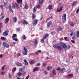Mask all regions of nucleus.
<instances>
[{
	"mask_svg": "<svg viewBox=\"0 0 79 79\" xmlns=\"http://www.w3.org/2000/svg\"><path fill=\"white\" fill-rule=\"evenodd\" d=\"M1 39L2 40H5V39H6V38H5L3 37H1Z\"/></svg>",
	"mask_w": 79,
	"mask_h": 79,
	"instance_id": "79ce46f5",
	"label": "nucleus"
},
{
	"mask_svg": "<svg viewBox=\"0 0 79 79\" xmlns=\"http://www.w3.org/2000/svg\"><path fill=\"white\" fill-rule=\"evenodd\" d=\"M78 68H77V69L76 70V74H78L79 73L78 72Z\"/></svg>",
	"mask_w": 79,
	"mask_h": 79,
	"instance_id": "7c9ffc66",
	"label": "nucleus"
},
{
	"mask_svg": "<svg viewBox=\"0 0 79 79\" xmlns=\"http://www.w3.org/2000/svg\"><path fill=\"white\" fill-rule=\"evenodd\" d=\"M37 40H35V41L34 43V44H35V45H36V44H37Z\"/></svg>",
	"mask_w": 79,
	"mask_h": 79,
	"instance_id": "e433bc0d",
	"label": "nucleus"
},
{
	"mask_svg": "<svg viewBox=\"0 0 79 79\" xmlns=\"http://www.w3.org/2000/svg\"><path fill=\"white\" fill-rule=\"evenodd\" d=\"M65 69V68H62L60 71V74H62L63 73H64V70Z\"/></svg>",
	"mask_w": 79,
	"mask_h": 79,
	"instance_id": "9d476101",
	"label": "nucleus"
},
{
	"mask_svg": "<svg viewBox=\"0 0 79 79\" xmlns=\"http://www.w3.org/2000/svg\"><path fill=\"white\" fill-rule=\"evenodd\" d=\"M47 25V28H48V27L50 26V22L48 23Z\"/></svg>",
	"mask_w": 79,
	"mask_h": 79,
	"instance_id": "09e8293b",
	"label": "nucleus"
},
{
	"mask_svg": "<svg viewBox=\"0 0 79 79\" xmlns=\"http://www.w3.org/2000/svg\"><path fill=\"white\" fill-rule=\"evenodd\" d=\"M17 37V35L16 34H14L12 36V39H14L15 37Z\"/></svg>",
	"mask_w": 79,
	"mask_h": 79,
	"instance_id": "a878e982",
	"label": "nucleus"
},
{
	"mask_svg": "<svg viewBox=\"0 0 79 79\" xmlns=\"http://www.w3.org/2000/svg\"><path fill=\"white\" fill-rule=\"evenodd\" d=\"M24 50L25 52H27V49L26 48V47H24Z\"/></svg>",
	"mask_w": 79,
	"mask_h": 79,
	"instance_id": "37998d69",
	"label": "nucleus"
},
{
	"mask_svg": "<svg viewBox=\"0 0 79 79\" xmlns=\"http://www.w3.org/2000/svg\"><path fill=\"white\" fill-rule=\"evenodd\" d=\"M68 77H73V73H72L71 74H69L68 75Z\"/></svg>",
	"mask_w": 79,
	"mask_h": 79,
	"instance_id": "c756f323",
	"label": "nucleus"
},
{
	"mask_svg": "<svg viewBox=\"0 0 79 79\" xmlns=\"http://www.w3.org/2000/svg\"><path fill=\"white\" fill-rule=\"evenodd\" d=\"M47 69L48 71H49L50 70V66H48L47 68Z\"/></svg>",
	"mask_w": 79,
	"mask_h": 79,
	"instance_id": "c03bdc74",
	"label": "nucleus"
},
{
	"mask_svg": "<svg viewBox=\"0 0 79 79\" xmlns=\"http://www.w3.org/2000/svg\"><path fill=\"white\" fill-rule=\"evenodd\" d=\"M36 7L37 8H40V5H38Z\"/></svg>",
	"mask_w": 79,
	"mask_h": 79,
	"instance_id": "3c124183",
	"label": "nucleus"
},
{
	"mask_svg": "<svg viewBox=\"0 0 79 79\" xmlns=\"http://www.w3.org/2000/svg\"><path fill=\"white\" fill-rule=\"evenodd\" d=\"M70 25L71 26H74V23H73V22H70Z\"/></svg>",
	"mask_w": 79,
	"mask_h": 79,
	"instance_id": "bb28decb",
	"label": "nucleus"
},
{
	"mask_svg": "<svg viewBox=\"0 0 79 79\" xmlns=\"http://www.w3.org/2000/svg\"><path fill=\"white\" fill-rule=\"evenodd\" d=\"M62 30V28L61 27H59L57 29V31H61Z\"/></svg>",
	"mask_w": 79,
	"mask_h": 79,
	"instance_id": "f8f14e48",
	"label": "nucleus"
},
{
	"mask_svg": "<svg viewBox=\"0 0 79 79\" xmlns=\"http://www.w3.org/2000/svg\"><path fill=\"white\" fill-rule=\"evenodd\" d=\"M55 75H55L54 74V73H52L51 74V77H54V76H55Z\"/></svg>",
	"mask_w": 79,
	"mask_h": 79,
	"instance_id": "c9c22d12",
	"label": "nucleus"
},
{
	"mask_svg": "<svg viewBox=\"0 0 79 79\" xmlns=\"http://www.w3.org/2000/svg\"><path fill=\"white\" fill-rule=\"evenodd\" d=\"M58 46V44H56L53 45V47L54 48H57Z\"/></svg>",
	"mask_w": 79,
	"mask_h": 79,
	"instance_id": "dca6fc26",
	"label": "nucleus"
},
{
	"mask_svg": "<svg viewBox=\"0 0 79 79\" xmlns=\"http://www.w3.org/2000/svg\"><path fill=\"white\" fill-rule=\"evenodd\" d=\"M23 61H24V62H25V63H26L27 62V60H26V59H24L23 60Z\"/></svg>",
	"mask_w": 79,
	"mask_h": 79,
	"instance_id": "0e129e2a",
	"label": "nucleus"
},
{
	"mask_svg": "<svg viewBox=\"0 0 79 79\" xmlns=\"http://www.w3.org/2000/svg\"><path fill=\"white\" fill-rule=\"evenodd\" d=\"M5 65L2 68V69L3 71L5 69Z\"/></svg>",
	"mask_w": 79,
	"mask_h": 79,
	"instance_id": "6e6d98bb",
	"label": "nucleus"
},
{
	"mask_svg": "<svg viewBox=\"0 0 79 79\" xmlns=\"http://www.w3.org/2000/svg\"><path fill=\"white\" fill-rule=\"evenodd\" d=\"M16 30L17 31V32H19V31H20L21 29H20V28H19L18 27V28H16Z\"/></svg>",
	"mask_w": 79,
	"mask_h": 79,
	"instance_id": "cd10ccee",
	"label": "nucleus"
},
{
	"mask_svg": "<svg viewBox=\"0 0 79 79\" xmlns=\"http://www.w3.org/2000/svg\"><path fill=\"white\" fill-rule=\"evenodd\" d=\"M71 42L73 43V44H75V41L74 40H71Z\"/></svg>",
	"mask_w": 79,
	"mask_h": 79,
	"instance_id": "864d4df0",
	"label": "nucleus"
},
{
	"mask_svg": "<svg viewBox=\"0 0 79 79\" xmlns=\"http://www.w3.org/2000/svg\"><path fill=\"white\" fill-rule=\"evenodd\" d=\"M11 77V73H9V78H10V79Z\"/></svg>",
	"mask_w": 79,
	"mask_h": 79,
	"instance_id": "8fccbe9b",
	"label": "nucleus"
},
{
	"mask_svg": "<svg viewBox=\"0 0 79 79\" xmlns=\"http://www.w3.org/2000/svg\"><path fill=\"white\" fill-rule=\"evenodd\" d=\"M23 24L27 25V22L26 21V20L24 19L23 20Z\"/></svg>",
	"mask_w": 79,
	"mask_h": 79,
	"instance_id": "a211bd4d",
	"label": "nucleus"
},
{
	"mask_svg": "<svg viewBox=\"0 0 79 79\" xmlns=\"http://www.w3.org/2000/svg\"><path fill=\"white\" fill-rule=\"evenodd\" d=\"M1 73L2 75H3L5 74V72L3 71H2L1 72Z\"/></svg>",
	"mask_w": 79,
	"mask_h": 79,
	"instance_id": "4d7b16f0",
	"label": "nucleus"
},
{
	"mask_svg": "<svg viewBox=\"0 0 79 79\" xmlns=\"http://www.w3.org/2000/svg\"><path fill=\"white\" fill-rule=\"evenodd\" d=\"M27 54V51H25V52H23V55H26Z\"/></svg>",
	"mask_w": 79,
	"mask_h": 79,
	"instance_id": "f704fd0d",
	"label": "nucleus"
},
{
	"mask_svg": "<svg viewBox=\"0 0 79 79\" xmlns=\"http://www.w3.org/2000/svg\"><path fill=\"white\" fill-rule=\"evenodd\" d=\"M8 7L9 9V11H11L12 13H13L14 11L11 9V6L10 5H9L8 6Z\"/></svg>",
	"mask_w": 79,
	"mask_h": 79,
	"instance_id": "9b49d317",
	"label": "nucleus"
},
{
	"mask_svg": "<svg viewBox=\"0 0 79 79\" xmlns=\"http://www.w3.org/2000/svg\"><path fill=\"white\" fill-rule=\"evenodd\" d=\"M3 46L6 48H9V47H10V45H8L7 43L5 42H3Z\"/></svg>",
	"mask_w": 79,
	"mask_h": 79,
	"instance_id": "20e7f679",
	"label": "nucleus"
},
{
	"mask_svg": "<svg viewBox=\"0 0 79 79\" xmlns=\"http://www.w3.org/2000/svg\"><path fill=\"white\" fill-rule=\"evenodd\" d=\"M32 19H34L35 18V15L34 14H32Z\"/></svg>",
	"mask_w": 79,
	"mask_h": 79,
	"instance_id": "393cba45",
	"label": "nucleus"
},
{
	"mask_svg": "<svg viewBox=\"0 0 79 79\" xmlns=\"http://www.w3.org/2000/svg\"><path fill=\"white\" fill-rule=\"evenodd\" d=\"M5 18V16H2L1 17V18L0 19H3V18Z\"/></svg>",
	"mask_w": 79,
	"mask_h": 79,
	"instance_id": "052dcab7",
	"label": "nucleus"
},
{
	"mask_svg": "<svg viewBox=\"0 0 79 79\" xmlns=\"http://www.w3.org/2000/svg\"><path fill=\"white\" fill-rule=\"evenodd\" d=\"M53 73L54 74V75H56V70H55L54 69L52 71Z\"/></svg>",
	"mask_w": 79,
	"mask_h": 79,
	"instance_id": "2f4dec72",
	"label": "nucleus"
},
{
	"mask_svg": "<svg viewBox=\"0 0 79 79\" xmlns=\"http://www.w3.org/2000/svg\"><path fill=\"white\" fill-rule=\"evenodd\" d=\"M62 19L63 21V23H64L66 21V14H63L62 16Z\"/></svg>",
	"mask_w": 79,
	"mask_h": 79,
	"instance_id": "f03ea898",
	"label": "nucleus"
},
{
	"mask_svg": "<svg viewBox=\"0 0 79 79\" xmlns=\"http://www.w3.org/2000/svg\"><path fill=\"white\" fill-rule=\"evenodd\" d=\"M57 71H60L61 70V68H60V67H58L56 69Z\"/></svg>",
	"mask_w": 79,
	"mask_h": 79,
	"instance_id": "de8ad7c7",
	"label": "nucleus"
},
{
	"mask_svg": "<svg viewBox=\"0 0 79 79\" xmlns=\"http://www.w3.org/2000/svg\"><path fill=\"white\" fill-rule=\"evenodd\" d=\"M12 8H15V5H13L12 6Z\"/></svg>",
	"mask_w": 79,
	"mask_h": 79,
	"instance_id": "69168bd1",
	"label": "nucleus"
},
{
	"mask_svg": "<svg viewBox=\"0 0 79 79\" xmlns=\"http://www.w3.org/2000/svg\"><path fill=\"white\" fill-rule=\"evenodd\" d=\"M44 74H45V75H47V74L48 73L45 70H44Z\"/></svg>",
	"mask_w": 79,
	"mask_h": 79,
	"instance_id": "58836bf2",
	"label": "nucleus"
},
{
	"mask_svg": "<svg viewBox=\"0 0 79 79\" xmlns=\"http://www.w3.org/2000/svg\"><path fill=\"white\" fill-rule=\"evenodd\" d=\"M36 11H37V7L35 6L33 8V11L34 12H36Z\"/></svg>",
	"mask_w": 79,
	"mask_h": 79,
	"instance_id": "c85d7f7f",
	"label": "nucleus"
},
{
	"mask_svg": "<svg viewBox=\"0 0 79 79\" xmlns=\"http://www.w3.org/2000/svg\"><path fill=\"white\" fill-rule=\"evenodd\" d=\"M72 39H73V40H75L76 37H75V36H74L72 37Z\"/></svg>",
	"mask_w": 79,
	"mask_h": 79,
	"instance_id": "bf43d9fd",
	"label": "nucleus"
},
{
	"mask_svg": "<svg viewBox=\"0 0 79 79\" xmlns=\"http://www.w3.org/2000/svg\"><path fill=\"white\" fill-rule=\"evenodd\" d=\"M13 20H14V22L16 23V21H17V18H16V17H14L13 18Z\"/></svg>",
	"mask_w": 79,
	"mask_h": 79,
	"instance_id": "412c9836",
	"label": "nucleus"
},
{
	"mask_svg": "<svg viewBox=\"0 0 79 79\" xmlns=\"http://www.w3.org/2000/svg\"><path fill=\"white\" fill-rule=\"evenodd\" d=\"M77 3V1H74L73 3L72 4V6H73H73H74V5H75V4H76Z\"/></svg>",
	"mask_w": 79,
	"mask_h": 79,
	"instance_id": "aec40b11",
	"label": "nucleus"
},
{
	"mask_svg": "<svg viewBox=\"0 0 79 79\" xmlns=\"http://www.w3.org/2000/svg\"><path fill=\"white\" fill-rule=\"evenodd\" d=\"M24 70H25V69L23 68H21L20 69V71H21V72L23 73V74H26V72L24 71Z\"/></svg>",
	"mask_w": 79,
	"mask_h": 79,
	"instance_id": "39448f33",
	"label": "nucleus"
},
{
	"mask_svg": "<svg viewBox=\"0 0 79 79\" xmlns=\"http://www.w3.org/2000/svg\"><path fill=\"white\" fill-rule=\"evenodd\" d=\"M29 63L30 64H34V60H30L29 61Z\"/></svg>",
	"mask_w": 79,
	"mask_h": 79,
	"instance_id": "4468645a",
	"label": "nucleus"
},
{
	"mask_svg": "<svg viewBox=\"0 0 79 79\" xmlns=\"http://www.w3.org/2000/svg\"><path fill=\"white\" fill-rule=\"evenodd\" d=\"M57 49L59 50V51H61L63 50V48L60 46H58Z\"/></svg>",
	"mask_w": 79,
	"mask_h": 79,
	"instance_id": "0eeeda50",
	"label": "nucleus"
},
{
	"mask_svg": "<svg viewBox=\"0 0 79 79\" xmlns=\"http://www.w3.org/2000/svg\"><path fill=\"white\" fill-rule=\"evenodd\" d=\"M16 67H15L14 69H13L12 71H13V72H15V71H16Z\"/></svg>",
	"mask_w": 79,
	"mask_h": 79,
	"instance_id": "a18cd8bd",
	"label": "nucleus"
},
{
	"mask_svg": "<svg viewBox=\"0 0 79 79\" xmlns=\"http://www.w3.org/2000/svg\"><path fill=\"white\" fill-rule=\"evenodd\" d=\"M39 3L40 4V5H42V4H43V3L44 2V1H45V0H41V1H40V0H39Z\"/></svg>",
	"mask_w": 79,
	"mask_h": 79,
	"instance_id": "6e6552de",
	"label": "nucleus"
},
{
	"mask_svg": "<svg viewBox=\"0 0 79 79\" xmlns=\"http://www.w3.org/2000/svg\"><path fill=\"white\" fill-rule=\"evenodd\" d=\"M9 18L7 17L6 18L5 20V23L6 24H7L8 23V21H9Z\"/></svg>",
	"mask_w": 79,
	"mask_h": 79,
	"instance_id": "1a4fd4ad",
	"label": "nucleus"
},
{
	"mask_svg": "<svg viewBox=\"0 0 79 79\" xmlns=\"http://www.w3.org/2000/svg\"><path fill=\"white\" fill-rule=\"evenodd\" d=\"M22 2H23V0H17V2L18 3H22Z\"/></svg>",
	"mask_w": 79,
	"mask_h": 79,
	"instance_id": "6ab92c4d",
	"label": "nucleus"
},
{
	"mask_svg": "<svg viewBox=\"0 0 79 79\" xmlns=\"http://www.w3.org/2000/svg\"><path fill=\"white\" fill-rule=\"evenodd\" d=\"M60 45H61L62 47H63L65 49L67 48V46L63 42H60L59 43Z\"/></svg>",
	"mask_w": 79,
	"mask_h": 79,
	"instance_id": "f257e3e1",
	"label": "nucleus"
},
{
	"mask_svg": "<svg viewBox=\"0 0 79 79\" xmlns=\"http://www.w3.org/2000/svg\"><path fill=\"white\" fill-rule=\"evenodd\" d=\"M39 70V68L38 67H35L33 69V71H37Z\"/></svg>",
	"mask_w": 79,
	"mask_h": 79,
	"instance_id": "2eb2a0df",
	"label": "nucleus"
},
{
	"mask_svg": "<svg viewBox=\"0 0 79 79\" xmlns=\"http://www.w3.org/2000/svg\"><path fill=\"white\" fill-rule=\"evenodd\" d=\"M16 64L19 66H22V64L21 63H19V62H18L16 63Z\"/></svg>",
	"mask_w": 79,
	"mask_h": 79,
	"instance_id": "5701e85b",
	"label": "nucleus"
},
{
	"mask_svg": "<svg viewBox=\"0 0 79 79\" xmlns=\"http://www.w3.org/2000/svg\"><path fill=\"white\" fill-rule=\"evenodd\" d=\"M13 40H15V41H18V39L17 38H13Z\"/></svg>",
	"mask_w": 79,
	"mask_h": 79,
	"instance_id": "603ef678",
	"label": "nucleus"
},
{
	"mask_svg": "<svg viewBox=\"0 0 79 79\" xmlns=\"http://www.w3.org/2000/svg\"><path fill=\"white\" fill-rule=\"evenodd\" d=\"M41 43H44V40L43 38L41 39Z\"/></svg>",
	"mask_w": 79,
	"mask_h": 79,
	"instance_id": "ea45409f",
	"label": "nucleus"
},
{
	"mask_svg": "<svg viewBox=\"0 0 79 79\" xmlns=\"http://www.w3.org/2000/svg\"><path fill=\"white\" fill-rule=\"evenodd\" d=\"M29 75H28V76H27L25 78V79H29Z\"/></svg>",
	"mask_w": 79,
	"mask_h": 79,
	"instance_id": "e2e57ef3",
	"label": "nucleus"
},
{
	"mask_svg": "<svg viewBox=\"0 0 79 79\" xmlns=\"http://www.w3.org/2000/svg\"><path fill=\"white\" fill-rule=\"evenodd\" d=\"M70 47H71V46H70L69 45H68L67 46V49H69Z\"/></svg>",
	"mask_w": 79,
	"mask_h": 79,
	"instance_id": "4c0bfd02",
	"label": "nucleus"
},
{
	"mask_svg": "<svg viewBox=\"0 0 79 79\" xmlns=\"http://www.w3.org/2000/svg\"><path fill=\"white\" fill-rule=\"evenodd\" d=\"M3 5H0V8H2V9H3Z\"/></svg>",
	"mask_w": 79,
	"mask_h": 79,
	"instance_id": "13d9d810",
	"label": "nucleus"
},
{
	"mask_svg": "<svg viewBox=\"0 0 79 79\" xmlns=\"http://www.w3.org/2000/svg\"><path fill=\"white\" fill-rule=\"evenodd\" d=\"M77 36L78 38L79 37V31H77Z\"/></svg>",
	"mask_w": 79,
	"mask_h": 79,
	"instance_id": "473e14b6",
	"label": "nucleus"
},
{
	"mask_svg": "<svg viewBox=\"0 0 79 79\" xmlns=\"http://www.w3.org/2000/svg\"><path fill=\"white\" fill-rule=\"evenodd\" d=\"M37 65L38 66H40V63H37Z\"/></svg>",
	"mask_w": 79,
	"mask_h": 79,
	"instance_id": "338daca9",
	"label": "nucleus"
},
{
	"mask_svg": "<svg viewBox=\"0 0 79 79\" xmlns=\"http://www.w3.org/2000/svg\"><path fill=\"white\" fill-rule=\"evenodd\" d=\"M48 34H46L43 37V39H45L47 37H48Z\"/></svg>",
	"mask_w": 79,
	"mask_h": 79,
	"instance_id": "b1692460",
	"label": "nucleus"
},
{
	"mask_svg": "<svg viewBox=\"0 0 79 79\" xmlns=\"http://www.w3.org/2000/svg\"><path fill=\"white\" fill-rule=\"evenodd\" d=\"M17 74L20 77V76H22V73L21 72H19L17 73Z\"/></svg>",
	"mask_w": 79,
	"mask_h": 79,
	"instance_id": "4be33fe9",
	"label": "nucleus"
},
{
	"mask_svg": "<svg viewBox=\"0 0 79 79\" xmlns=\"http://www.w3.org/2000/svg\"><path fill=\"white\" fill-rule=\"evenodd\" d=\"M63 10V7H61L60 8V9L59 10H57V12H61V10Z\"/></svg>",
	"mask_w": 79,
	"mask_h": 79,
	"instance_id": "f3484780",
	"label": "nucleus"
},
{
	"mask_svg": "<svg viewBox=\"0 0 79 79\" xmlns=\"http://www.w3.org/2000/svg\"><path fill=\"white\" fill-rule=\"evenodd\" d=\"M24 8L26 10H27V9H28V8H29V6H28L27 4H26L25 5V6H24Z\"/></svg>",
	"mask_w": 79,
	"mask_h": 79,
	"instance_id": "ddd939ff",
	"label": "nucleus"
},
{
	"mask_svg": "<svg viewBox=\"0 0 79 79\" xmlns=\"http://www.w3.org/2000/svg\"><path fill=\"white\" fill-rule=\"evenodd\" d=\"M25 65L26 66H28V62H25Z\"/></svg>",
	"mask_w": 79,
	"mask_h": 79,
	"instance_id": "680f3d73",
	"label": "nucleus"
},
{
	"mask_svg": "<svg viewBox=\"0 0 79 79\" xmlns=\"http://www.w3.org/2000/svg\"><path fill=\"white\" fill-rule=\"evenodd\" d=\"M51 34L52 35H55V34H56V33L54 31H52L51 33Z\"/></svg>",
	"mask_w": 79,
	"mask_h": 79,
	"instance_id": "a19ab883",
	"label": "nucleus"
},
{
	"mask_svg": "<svg viewBox=\"0 0 79 79\" xmlns=\"http://www.w3.org/2000/svg\"><path fill=\"white\" fill-rule=\"evenodd\" d=\"M79 8H78L77 10L76 13H78V12H79Z\"/></svg>",
	"mask_w": 79,
	"mask_h": 79,
	"instance_id": "774afa93",
	"label": "nucleus"
},
{
	"mask_svg": "<svg viewBox=\"0 0 79 79\" xmlns=\"http://www.w3.org/2000/svg\"><path fill=\"white\" fill-rule=\"evenodd\" d=\"M53 8V6L52 5H50V10H52Z\"/></svg>",
	"mask_w": 79,
	"mask_h": 79,
	"instance_id": "49530a36",
	"label": "nucleus"
},
{
	"mask_svg": "<svg viewBox=\"0 0 79 79\" xmlns=\"http://www.w3.org/2000/svg\"><path fill=\"white\" fill-rule=\"evenodd\" d=\"M15 4L16 5V7L18 8V7H19V5H18V4L17 3H15Z\"/></svg>",
	"mask_w": 79,
	"mask_h": 79,
	"instance_id": "5fc2aeb1",
	"label": "nucleus"
},
{
	"mask_svg": "<svg viewBox=\"0 0 79 79\" xmlns=\"http://www.w3.org/2000/svg\"><path fill=\"white\" fill-rule=\"evenodd\" d=\"M9 32V31L8 30H6L4 32L2 33V35L3 36H7L8 35V33Z\"/></svg>",
	"mask_w": 79,
	"mask_h": 79,
	"instance_id": "7ed1b4c3",
	"label": "nucleus"
},
{
	"mask_svg": "<svg viewBox=\"0 0 79 79\" xmlns=\"http://www.w3.org/2000/svg\"><path fill=\"white\" fill-rule=\"evenodd\" d=\"M42 52V51L41 50H38L36 52V55H37V54H38V53H41Z\"/></svg>",
	"mask_w": 79,
	"mask_h": 79,
	"instance_id": "72a5a7b5",
	"label": "nucleus"
},
{
	"mask_svg": "<svg viewBox=\"0 0 79 79\" xmlns=\"http://www.w3.org/2000/svg\"><path fill=\"white\" fill-rule=\"evenodd\" d=\"M37 22H38V20L37 19L34 20L33 23V25H34V26H35V25L37 24Z\"/></svg>",
	"mask_w": 79,
	"mask_h": 79,
	"instance_id": "423d86ee",
	"label": "nucleus"
}]
</instances>
